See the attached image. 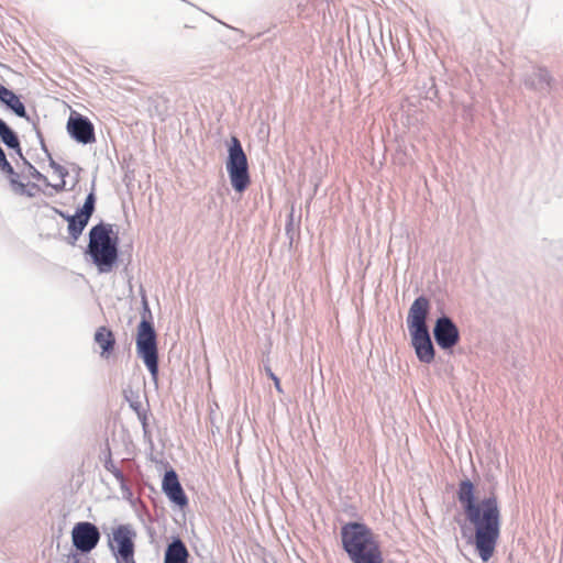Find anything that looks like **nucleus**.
Instances as JSON below:
<instances>
[{"instance_id": "1", "label": "nucleus", "mask_w": 563, "mask_h": 563, "mask_svg": "<svg viewBox=\"0 0 563 563\" xmlns=\"http://www.w3.org/2000/svg\"><path fill=\"white\" fill-rule=\"evenodd\" d=\"M467 520L475 528V548L479 558L487 562L494 554L500 534V509L495 496L475 500L474 485L462 481L457 490Z\"/></svg>"}, {"instance_id": "2", "label": "nucleus", "mask_w": 563, "mask_h": 563, "mask_svg": "<svg viewBox=\"0 0 563 563\" xmlns=\"http://www.w3.org/2000/svg\"><path fill=\"white\" fill-rule=\"evenodd\" d=\"M341 536L353 563H383L378 542L365 525L349 523L342 528Z\"/></svg>"}, {"instance_id": "3", "label": "nucleus", "mask_w": 563, "mask_h": 563, "mask_svg": "<svg viewBox=\"0 0 563 563\" xmlns=\"http://www.w3.org/2000/svg\"><path fill=\"white\" fill-rule=\"evenodd\" d=\"M112 224L100 222L89 231L88 254L100 273L112 269L118 260V238H112Z\"/></svg>"}, {"instance_id": "4", "label": "nucleus", "mask_w": 563, "mask_h": 563, "mask_svg": "<svg viewBox=\"0 0 563 563\" xmlns=\"http://www.w3.org/2000/svg\"><path fill=\"white\" fill-rule=\"evenodd\" d=\"M225 167L232 188L236 192H243L249 187L251 179L247 157L236 136H232L231 139Z\"/></svg>"}, {"instance_id": "5", "label": "nucleus", "mask_w": 563, "mask_h": 563, "mask_svg": "<svg viewBox=\"0 0 563 563\" xmlns=\"http://www.w3.org/2000/svg\"><path fill=\"white\" fill-rule=\"evenodd\" d=\"M136 352L156 382L158 376V351L156 332L153 324L146 319H142L137 328Z\"/></svg>"}, {"instance_id": "6", "label": "nucleus", "mask_w": 563, "mask_h": 563, "mask_svg": "<svg viewBox=\"0 0 563 563\" xmlns=\"http://www.w3.org/2000/svg\"><path fill=\"white\" fill-rule=\"evenodd\" d=\"M135 531L129 525H120L113 530L109 547L117 556V563H135Z\"/></svg>"}, {"instance_id": "7", "label": "nucleus", "mask_w": 563, "mask_h": 563, "mask_svg": "<svg viewBox=\"0 0 563 563\" xmlns=\"http://www.w3.org/2000/svg\"><path fill=\"white\" fill-rule=\"evenodd\" d=\"M71 540L74 547L78 551L89 553L97 547L100 540V532L93 523L81 521L74 526L71 530Z\"/></svg>"}, {"instance_id": "8", "label": "nucleus", "mask_w": 563, "mask_h": 563, "mask_svg": "<svg viewBox=\"0 0 563 563\" xmlns=\"http://www.w3.org/2000/svg\"><path fill=\"white\" fill-rule=\"evenodd\" d=\"M433 336L442 350H450L459 343L460 331L453 320L443 314L434 323Z\"/></svg>"}, {"instance_id": "9", "label": "nucleus", "mask_w": 563, "mask_h": 563, "mask_svg": "<svg viewBox=\"0 0 563 563\" xmlns=\"http://www.w3.org/2000/svg\"><path fill=\"white\" fill-rule=\"evenodd\" d=\"M95 205H96V196H95V192L91 191L86 197V200H85L82 207L80 209H78L77 212L71 216V218H67L68 232L73 239L71 244H74L78 240V238L82 233L84 229L88 224L90 217L95 212Z\"/></svg>"}, {"instance_id": "10", "label": "nucleus", "mask_w": 563, "mask_h": 563, "mask_svg": "<svg viewBox=\"0 0 563 563\" xmlns=\"http://www.w3.org/2000/svg\"><path fill=\"white\" fill-rule=\"evenodd\" d=\"M66 128L68 134L78 143L86 145L96 141L95 126L91 121L82 114H70Z\"/></svg>"}, {"instance_id": "11", "label": "nucleus", "mask_w": 563, "mask_h": 563, "mask_svg": "<svg viewBox=\"0 0 563 563\" xmlns=\"http://www.w3.org/2000/svg\"><path fill=\"white\" fill-rule=\"evenodd\" d=\"M430 300L424 296H419L413 300L407 316V327L409 332L429 330L427 325V318L430 312Z\"/></svg>"}, {"instance_id": "12", "label": "nucleus", "mask_w": 563, "mask_h": 563, "mask_svg": "<svg viewBox=\"0 0 563 563\" xmlns=\"http://www.w3.org/2000/svg\"><path fill=\"white\" fill-rule=\"evenodd\" d=\"M411 346L415 350L417 358L424 364L434 361L435 350L430 336L429 330L409 332Z\"/></svg>"}, {"instance_id": "13", "label": "nucleus", "mask_w": 563, "mask_h": 563, "mask_svg": "<svg viewBox=\"0 0 563 563\" xmlns=\"http://www.w3.org/2000/svg\"><path fill=\"white\" fill-rule=\"evenodd\" d=\"M163 492L170 501L179 507L188 504L187 496L178 481V476L174 470L166 471L162 484Z\"/></svg>"}, {"instance_id": "14", "label": "nucleus", "mask_w": 563, "mask_h": 563, "mask_svg": "<svg viewBox=\"0 0 563 563\" xmlns=\"http://www.w3.org/2000/svg\"><path fill=\"white\" fill-rule=\"evenodd\" d=\"M189 551L179 537H174L164 553V563H189Z\"/></svg>"}, {"instance_id": "15", "label": "nucleus", "mask_w": 563, "mask_h": 563, "mask_svg": "<svg viewBox=\"0 0 563 563\" xmlns=\"http://www.w3.org/2000/svg\"><path fill=\"white\" fill-rule=\"evenodd\" d=\"M0 101L3 104H5V107L8 109H10L15 115L30 121V117L26 113L25 106L21 101L20 97L1 84H0Z\"/></svg>"}, {"instance_id": "16", "label": "nucleus", "mask_w": 563, "mask_h": 563, "mask_svg": "<svg viewBox=\"0 0 563 563\" xmlns=\"http://www.w3.org/2000/svg\"><path fill=\"white\" fill-rule=\"evenodd\" d=\"M550 81L549 73L543 68H533L532 71L525 77L526 87L538 92H547L550 88Z\"/></svg>"}, {"instance_id": "17", "label": "nucleus", "mask_w": 563, "mask_h": 563, "mask_svg": "<svg viewBox=\"0 0 563 563\" xmlns=\"http://www.w3.org/2000/svg\"><path fill=\"white\" fill-rule=\"evenodd\" d=\"M93 340L100 347V356L108 358L114 350L115 338L113 332L107 327H99L96 332Z\"/></svg>"}, {"instance_id": "18", "label": "nucleus", "mask_w": 563, "mask_h": 563, "mask_svg": "<svg viewBox=\"0 0 563 563\" xmlns=\"http://www.w3.org/2000/svg\"><path fill=\"white\" fill-rule=\"evenodd\" d=\"M0 139L8 148L14 150L16 154L22 156V150L16 133L2 119H0Z\"/></svg>"}, {"instance_id": "19", "label": "nucleus", "mask_w": 563, "mask_h": 563, "mask_svg": "<svg viewBox=\"0 0 563 563\" xmlns=\"http://www.w3.org/2000/svg\"><path fill=\"white\" fill-rule=\"evenodd\" d=\"M0 169L8 175L15 176V172H14L12 165L8 162L5 153L1 146H0Z\"/></svg>"}, {"instance_id": "20", "label": "nucleus", "mask_w": 563, "mask_h": 563, "mask_svg": "<svg viewBox=\"0 0 563 563\" xmlns=\"http://www.w3.org/2000/svg\"><path fill=\"white\" fill-rule=\"evenodd\" d=\"M263 368L265 374L274 382V385L278 391H280L279 387V377L273 372L272 367L269 366L268 362H263Z\"/></svg>"}, {"instance_id": "21", "label": "nucleus", "mask_w": 563, "mask_h": 563, "mask_svg": "<svg viewBox=\"0 0 563 563\" xmlns=\"http://www.w3.org/2000/svg\"><path fill=\"white\" fill-rule=\"evenodd\" d=\"M10 176H11L10 181H11V185L14 187L15 192H18V194H20V195H24V194H26V195H27V196H30V197H31V196H33L31 192H26V190H25V185H24V184L19 183V181L16 180V177H18V174H16V173H15V176H14V175H10Z\"/></svg>"}, {"instance_id": "22", "label": "nucleus", "mask_w": 563, "mask_h": 563, "mask_svg": "<svg viewBox=\"0 0 563 563\" xmlns=\"http://www.w3.org/2000/svg\"><path fill=\"white\" fill-rule=\"evenodd\" d=\"M107 471L111 472L117 481L123 479V473L111 462L106 464Z\"/></svg>"}, {"instance_id": "23", "label": "nucleus", "mask_w": 563, "mask_h": 563, "mask_svg": "<svg viewBox=\"0 0 563 563\" xmlns=\"http://www.w3.org/2000/svg\"><path fill=\"white\" fill-rule=\"evenodd\" d=\"M137 418H139L140 422L142 423L144 437H147L148 435V429H147V416H146V412L140 413V416H137Z\"/></svg>"}, {"instance_id": "24", "label": "nucleus", "mask_w": 563, "mask_h": 563, "mask_svg": "<svg viewBox=\"0 0 563 563\" xmlns=\"http://www.w3.org/2000/svg\"><path fill=\"white\" fill-rule=\"evenodd\" d=\"M51 166L59 174L62 178L68 174V172L63 166L56 164L54 161H51Z\"/></svg>"}, {"instance_id": "25", "label": "nucleus", "mask_w": 563, "mask_h": 563, "mask_svg": "<svg viewBox=\"0 0 563 563\" xmlns=\"http://www.w3.org/2000/svg\"><path fill=\"white\" fill-rule=\"evenodd\" d=\"M30 168H31V175L33 178H35L37 180H46V177L43 174H41L35 167H33L31 165Z\"/></svg>"}, {"instance_id": "26", "label": "nucleus", "mask_w": 563, "mask_h": 563, "mask_svg": "<svg viewBox=\"0 0 563 563\" xmlns=\"http://www.w3.org/2000/svg\"><path fill=\"white\" fill-rule=\"evenodd\" d=\"M130 407L136 412L137 416H140V413L145 412L140 401H131Z\"/></svg>"}, {"instance_id": "27", "label": "nucleus", "mask_w": 563, "mask_h": 563, "mask_svg": "<svg viewBox=\"0 0 563 563\" xmlns=\"http://www.w3.org/2000/svg\"><path fill=\"white\" fill-rule=\"evenodd\" d=\"M117 482L119 483L120 488H121L123 495L131 494L130 488L128 487V484H126V481H125L124 476H123V479L117 481Z\"/></svg>"}, {"instance_id": "28", "label": "nucleus", "mask_w": 563, "mask_h": 563, "mask_svg": "<svg viewBox=\"0 0 563 563\" xmlns=\"http://www.w3.org/2000/svg\"><path fill=\"white\" fill-rule=\"evenodd\" d=\"M53 210L55 211V213H57L59 217H62L66 221H67V218H71V216L65 213L64 211H62V210H59L57 208H53Z\"/></svg>"}, {"instance_id": "29", "label": "nucleus", "mask_w": 563, "mask_h": 563, "mask_svg": "<svg viewBox=\"0 0 563 563\" xmlns=\"http://www.w3.org/2000/svg\"><path fill=\"white\" fill-rule=\"evenodd\" d=\"M65 185H66V183H65L64 178H62V181L57 185H54L53 187L56 191H62L65 189Z\"/></svg>"}, {"instance_id": "30", "label": "nucleus", "mask_w": 563, "mask_h": 563, "mask_svg": "<svg viewBox=\"0 0 563 563\" xmlns=\"http://www.w3.org/2000/svg\"><path fill=\"white\" fill-rule=\"evenodd\" d=\"M67 563H81L80 560L78 559V556L76 554H73L69 559H68V562Z\"/></svg>"}, {"instance_id": "31", "label": "nucleus", "mask_w": 563, "mask_h": 563, "mask_svg": "<svg viewBox=\"0 0 563 563\" xmlns=\"http://www.w3.org/2000/svg\"><path fill=\"white\" fill-rule=\"evenodd\" d=\"M144 308H145V311L150 312L148 307H147V302L145 300H144Z\"/></svg>"}]
</instances>
